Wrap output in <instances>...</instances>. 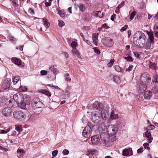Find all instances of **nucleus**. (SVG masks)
Returning <instances> with one entry per match:
<instances>
[{
  "instance_id": "38",
  "label": "nucleus",
  "mask_w": 158,
  "mask_h": 158,
  "mask_svg": "<svg viewBox=\"0 0 158 158\" xmlns=\"http://www.w3.org/2000/svg\"><path fill=\"white\" fill-rule=\"evenodd\" d=\"M114 59H111L110 62H109L107 64V66L109 67H111L113 65L114 63Z\"/></svg>"
},
{
  "instance_id": "41",
  "label": "nucleus",
  "mask_w": 158,
  "mask_h": 158,
  "mask_svg": "<svg viewBox=\"0 0 158 158\" xmlns=\"http://www.w3.org/2000/svg\"><path fill=\"white\" fill-rule=\"evenodd\" d=\"M136 12L135 11L132 12L130 15L129 19L131 21L134 18Z\"/></svg>"
},
{
  "instance_id": "62",
  "label": "nucleus",
  "mask_w": 158,
  "mask_h": 158,
  "mask_svg": "<svg viewBox=\"0 0 158 158\" xmlns=\"http://www.w3.org/2000/svg\"><path fill=\"white\" fill-rule=\"evenodd\" d=\"M129 151V156L132 155H133V153L132 152V149L131 148H129L128 149Z\"/></svg>"
},
{
  "instance_id": "39",
  "label": "nucleus",
  "mask_w": 158,
  "mask_h": 158,
  "mask_svg": "<svg viewBox=\"0 0 158 158\" xmlns=\"http://www.w3.org/2000/svg\"><path fill=\"white\" fill-rule=\"evenodd\" d=\"M42 92V93L47 95L48 97L51 96V94L48 91L46 90H43Z\"/></svg>"
},
{
  "instance_id": "48",
  "label": "nucleus",
  "mask_w": 158,
  "mask_h": 158,
  "mask_svg": "<svg viewBox=\"0 0 158 158\" xmlns=\"http://www.w3.org/2000/svg\"><path fill=\"white\" fill-rule=\"evenodd\" d=\"M77 43L74 41H73L71 44V46L73 48H76L77 47Z\"/></svg>"
},
{
  "instance_id": "36",
  "label": "nucleus",
  "mask_w": 158,
  "mask_h": 158,
  "mask_svg": "<svg viewBox=\"0 0 158 158\" xmlns=\"http://www.w3.org/2000/svg\"><path fill=\"white\" fill-rule=\"evenodd\" d=\"M122 155L124 156H127L129 155V151L127 149H125L123 151Z\"/></svg>"
},
{
  "instance_id": "12",
  "label": "nucleus",
  "mask_w": 158,
  "mask_h": 158,
  "mask_svg": "<svg viewBox=\"0 0 158 158\" xmlns=\"http://www.w3.org/2000/svg\"><path fill=\"white\" fill-rule=\"evenodd\" d=\"M91 140L92 144H96L99 143L100 139L98 136L95 135L92 137Z\"/></svg>"
},
{
  "instance_id": "6",
  "label": "nucleus",
  "mask_w": 158,
  "mask_h": 158,
  "mask_svg": "<svg viewBox=\"0 0 158 158\" xmlns=\"http://www.w3.org/2000/svg\"><path fill=\"white\" fill-rule=\"evenodd\" d=\"M139 34V41H140V44L139 45V47L143 48L144 46L145 42L146 36L141 31H138Z\"/></svg>"
},
{
  "instance_id": "11",
  "label": "nucleus",
  "mask_w": 158,
  "mask_h": 158,
  "mask_svg": "<svg viewBox=\"0 0 158 158\" xmlns=\"http://www.w3.org/2000/svg\"><path fill=\"white\" fill-rule=\"evenodd\" d=\"M101 113L98 111H94L92 113L91 116L95 120L99 119L100 120L102 119Z\"/></svg>"
},
{
  "instance_id": "47",
  "label": "nucleus",
  "mask_w": 158,
  "mask_h": 158,
  "mask_svg": "<svg viewBox=\"0 0 158 158\" xmlns=\"http://www.w3.org/2000/svg\"><path fill=\"white\" fill-rule=\"evenodd\" d=\"M155 128V127L153 125L151 124L147 127V129L148 130H152L154 129Z\"/></svg>"
},
{
  "instance_id": "56",
  "label": "nucleus",
  "mask_w": 158,
  "mask_h": 158,
  "mask_svg": "<svg viewBox=\"0 0 158 158\" xmlns=\"http://www.w3.org/2000/svg\"><path fill=\"white\" fill-rule=\"evenodd\" d=\"M59 22L58 23V25L59 27H62L64 25V23L62 21H59Z\"/></svg>"
},
{
  "instance_id": "32",
  "label": "nucleus",
  "mask_w": 158,
  "mask_h": 158,
  "mask_svg": "<svg viewBox=\"0 0 158 158\" xmlns=\"http://www.w3.org/2000/svg\"><path fill=\"white\" fill-rule=\"evenodd\" d=\"M78 6L80 10L82 12L84 11L86 8V7L82 3L79 4Z\"/></svg>"
},
{
  "instance_id": "4",
  "label": "nucleus",
  "mask_w": 158,
  "mask_h": 158,
  "mask_svg": "<svg viewBox=\"0 0 158 158\" xmlns=\"http://www.w3.org/2000/svg\"><path fill=\"white\" fill-rule=\"evenodd\" d=\"M27 97L26 95H22L19 94H16L13 95V99L19 104V103L22 102V101L25 102Z\"/></svg>"
},
{
  "instance_id": "25",
  "label": "nucleus",
  "mask_w": 158,
  "mask_h": 158,
  "mask_svg": "<svg viewBox=\"0 0 158 158\" xmlns=\"http://www.w3.org/2000/svg\"><path fill=\"white\" fill-rule=\"evenodd\" d=\"M27 101V103H29L30 102V100L29 99V98H28V100H27L26 99V101L25 102H23V101H22V102H21V103H19V104H20V106L22 109H25V106L26 105L25 102Z\"/></svg>"
},
{
  "instance_id": "17",
  "label": "nucleus",
  "mask_w": 158,
  "mask_h": 158,
  "mask_svg": "<svg viewBox=\"0 0 158 158\" xmlns=\"http://www.w3.org/2000/svg\"><path fill=\"white\" fill-rule=\"evenodd\" d=\"M11 60L13 63H15V64L19 66L21 64V60L15 57L12 58Z\"/></svg>"
},
{
  "instance_id": "27",
  "label": "nucleus",
  "mask_w": 158,
  "mask_h": 158,
  "mask_svg": "<svg viewBox=\"0 0 158 158\" xmlns=\"http://www.w3.org/2000/svg\"><path fill=\"white\" fill-rule=\"evenodd\" d=\"M43 21L44 22V25L46 27H49L50 25V23L48 21L47 19L43 18Z\"/></svg>"
},
{
  "instance_id": "13",
  "label": "nucleus",
  "mask_w": 158,
  "mask_h": 158,
  "mask_svg": "<svg viewBox=\"0 0 158 158\" xmlns=\"http://www.w3.org/2000/svg\"><path fill=\"white\" fill-rule=\"evenodd\" d=\"M93 107L97 109L100 110L103 108V105L98 101H95L93 104Z\"/></svg>"
},
{
  "instance_id": "44",
  "label": "nucleus",
  "mask_w": 158,
  "mask_h": 158,
  "mask_svg": "<svg viewBox=\"0 0 158 158\" xmlns=\"http://www.w3.org/2000/svg\"><path fill=\"white\" fill-rule=\"evenodd\" d=\"M152 90L153 93L158 94V89L157 88L153 87Z\"/></svg>"
},
{
  "instance_id": "7",
  "label": "nucleus",
  "mask_w": 158,
  "mask_h": 158,
  "mask_svg": "<svg viewBox=\"0 0 158 158\" xmlns=\"http://www.w3.org/2000/svg\"><path fill=\"white\" fill-rule=\"evenodd\" d=\"M12 112V109L10 107L4 108L2 110L1 113L2 115L6 117L10 116Z\"/></svg>"
},
{
  "instance_id": "18",
  "label": "nucleus",
  "mask_w": 158,
  "mask_h": 158,
  "mask_svg": "<svg viewBox=\"0 0 158 158\" xmlns=\"http://www.w3.org/2000/svg\"><path fill=\"white\" fill-rule=\"evenodd\" d=\"M114 109H113V110L112 109V110L110 112V118L112 120L117 119L118 118V114H114Z\"/></svg>"
},
{
  "instance_id": "34",
  "label": "nucleus",
  "mask_w": 158,
  "mask_h": 158,
  "mask_svg": "<svg viewBox=\"0 0 158 158\" xmlns=\"http://www.w3.org/2000/svg\"><path fill=\"white\" fill-rule=\"evenodd\" d=\"M69 74L68 73H66L64 75L65 81H66L70 82L71 80V78L69 77Z\"/></svg>"
},
{
  "instance_id": "58",
  "label": "nucleus",
  "mask_w": 158,
  "mask_h": 158,
  "mask_svg": "<svg viewBox=\"0 0 158 158\" xmlns=\"http://www.w3.org/2000/svg\"><path fill=\"white\" fill-rule=\"evenodd\" d=\"M124 5V1H123L121 2L120 4H119L118 7L119 8H120L121 7H123Z\"/></svg>"
},
{
  "instance_id": "2",
  "label": "nucleus",
  "mask_w": 158,
  "mask_h": 158,
  "mask_svg": "<svg viewBox=\"0 0 158 158\" xmlns=\"http://www.w3.org/2000/svg\"><path fill=\"white\" fill-rule=\"evenodd\" d=\"M100 136L102 141L106 145L109 144L110 141H114L116 139L115 136H113L112 138V137L111 136L105 132L102 133Z\"/></svg>"
},
{
  "instance_id": "16",
  "label": "nucleus",
  "mask_w": 158,
  "mask_h": 158,
  "mask_svg": "<svg viewBox=\"0 0 158 158\" xmlns=\"http://www.w3.org/2000/svg\"><path fill=\"white\" fill-rule=\"evenodd\" d=\"M98 33L93 34L92 35V39L93 40V43L96 45H97V44L98 43Z\"/></svg>"
},
{
  "instance_id": "37",
  "label": "nucleus",
  "mask_w": 158,
  "mask_h": 158,
  "mask_svg": "<svg viewBox=\"0 0 158 158\" xmlns=\"http://www.w3.org/2000/svg\"><path fill=\"white\" fill-rule=\"evenodd\" d=\"M19 89L23 92H26L27 91V89L25 86L21 85Z\"/></svg>"
},
{
  "instance_id": "45",
  "label": "nucleus",
  "mask_w": 158,
  "mask_h": 158,
  "mask_svg": "<svg viewBox=\"0 0 158 158\" xmlns=\"http://www.w3.org/2000/svg\"><path fill=\"white\" fill-rule=\"evenodd\" d=\"M10 130V128H8V129L5 130H1V132L0 133L1 134H6Z\"/></svg>"
},
{
  "instance_id": "50",
  "label": "nucleus",
  "mask_w": 158,
  "mask_h": 158,
  "mask_svg": "<svg viewBox=\"0 0 158 158\" xmlns=\"http://www.w3.org/2000/svg\"><path fill=\"white\" fill-rule=\"evenodd\" d=\"M115 69L118 72H120L121 71V68L118 65L115 66Z\"/></svg>"
},
{
  "instance_id": "53",
  "label": "nucleus",
  "mask_w": 158,
  "mask_h": 158,
  "mask_svg": "<svg viewBox=\"0 0 158 158\" xmlns=\"http://www.w3.org/2000/svg\"><path fill=\"white\" fill-rule=\"evenodd\" d=\"M153 29L154 31H157V30H158V23H156L155 24L154 26Z\"/></svg>"
},
{
  "instance_id": "9",
  "label": "nucleus",
  "mask_w": 158,
  "mask_h": 158,
  "mask_svg": "<svg viewBox=\"0 0 158 158\" xmlns=\"http://www.w3.org/2000/svg\"><path fill=\"white\" fill-rule=\"evenodd\" d=\"M11 81V80L10 79L6 78L2 85V88L4 90L9 88L10 85Z\"/></svg>"
},
{
  "instance_id": "60",
  "label": "nucleus",
  "mask_w": 158,
  "mask_h": 158,
  "mask_svg": "<svg viewBox=\"0 0 158 158\" xmlns=\"http://www.w3.org/2000/svg\"><path fill=\"white\" fill-rule=\"evenodd\" d=\"M143 147H141L140 148L138 149L137 152L138 153H140L143 152Z\"/></svg>"
},
{
  "instance_id": "59",
  "label": "nucleus",
  "mask_w": 158,
  "mask_h": 158,
  "mask_svg": "<svg viewBox=\"0 0 158 158\" xmlns=\"http://www.w3.org/2000/svg\"><path fill=\"white\" fill-rule=\"evenodd\" d=\"M133 68V65H131L128 68H127L126 69V71H128L129 72L130 71L132 70Z\"/></svg>"
},
{
  "instance_id": "14",
  "label": "nucleus",
  "mask_w": 158,
  "mask_h": 158,
  "mask_svg": "<svg viewBox=\"0 0 158 158\" xmlns=\"http://www.w3.org/2000/svg\"><path fill=\"white\" fill-rule=\"evenodd\" d=\"M102 119L106 120L108 117V111L106 110H102L101 111Z\"/></svg>"
},
{
  "instance_id": "22",
  "label": "nucleus",
  "mask_w": 158,
  "mask_h": 158,
  "mask_svg": "<svg viewBox=\"0 0 158 158\" xmlns=\"http://www.w3.org/2000/svg\"><path fill=\"white\" fill-rule=\"evenodd\" d=\"M140 41H139V37H134L133 38V44L136 46L139 47V45L140 44Z\"/></svg>"
},
{
  "instance_id": "15",
  "label": "nucleus",
  "mask_w": 158,
  "mask_h": 158,
  "mask_svg": "<svg viewBox=\"0 0 158 158\" xmlns=\"http://www.w3.org/2000/svg\"><path fill=\"white\" fill-rule=\"evenodd\" d=\"M145 136L147 138H149L148 139V142L149 143H151L153 139L151 137V134L150 131L149 130L147 131L144 133Z\"/></svg>"
},
{
  "instance_id": "42",
  "label": "nucleus",
  "mask_w": 158,
  "mask_h": 158,
  "mask_svg": "<svg viewBox=\"0 0 158 158\" xmlns=\"http://www.w3.org/2000/svg\"><path fill=\"white\" fill-rule=\"evenodd\" d=\"M13 3L15 7L18 6V0H11Z\"/></svg>"
},
{
  "instance_id": "19",
  "label": "nucleus",
  "mask_w": 158,
  "mask_h": 158,
  "mask_svg": "<svg viewBox=\"0 0 158 158\" xmlns=\"http://www.w3.org/2000/svg\"><path fill=\"white\" fill-rule=\"evenodd\" d=\"M152 96V93L149 91H147L145 92L143 94L144 98L146 99H149Z\"/></svg>"
},
{
  "instance_id": "1",
  "label": "nucleus",
  "mask_w": 158,
  "mask_h": 158,
  "mask_svg": "<svg viewBox=\"0 0 158 158\" xmlns=\"http://www.w3.org/2000/svg\"><path fill=\"white\" fill-rule=\"evenodd\" d=\"M140 79L142 81L139 84V89L141 91H144L146 89L147 86L146 84L150 82L151 78L149 77L148 74L144 73L140 77Z\"/></svg>"
},
{
  "instance_id": "40",
  "label": "nucleus",
  "mask_w": 158,
  "mask_h": 158,
  "mask_svg": "<svg viewBox=\"0 0 158 158\" xmlns=\"http://www.w3.org/2000/svg\"><path fill=\"white\" fill-rule=\"evenodd\" d=\"M35 118V116L34 115H28L27 118L28 121H32Z\"/></svg>"
},
{
  "instance_id": "29",
  "label": "nucleus",
  "mask_w": 158,
  "mask_h": 158,
  "mask_svg": "<svg viewBox=\"0 0 158 158\" xmlns=\"http://www.w3.org/2000/svg\"><path fill=\"white\" fill-rule=\"evenodd\" d=\"M72 52L73 54H74L78 57H79V54L76 48H73L72 50Z\"/></svg>"
},
{
  "instance_id": "63",
  "label": "nucleus",
  "mask_w": 158,
  "mask_h": 158,
  "mask_svg": "<svg viewBox=\"0 0 158 158\" xmlns=\"http://www.w3.org/2000/svg\"><path fill=\"white\" fill-rule=\"evenodd\" d=\"M28 11L29 13L30 14H31L33 15L34 13V10L32 9H31V8H30L29 9Z\"/></svg>"
},
{
  "instance_id": "33",
  "label": "nucleus",
  "mask_w": 158,
  "mask_h": 158,
  "mask_svg": "<svg viewBox=\"0 0 158 158\" xmlns=\"http://www.w3.org/2000/svg\"><path fill=\"white\" fill-rule=\"evenodd\" d=\"M20 79V77L19 76L15 77L13 80V84H16Z\"/></svg>"
},
{
  "instance_id": "64",
  "label": "nucleus",
  "mask_w": 158,
  "mask_h": 158,
  "mask_svg": "<svg viewBox=\"0 0 158 158\" xmlns=\"http://www.w3.org/2000/svg\"><path fill=\"white\" fill-rule=\"evenodd\" d=\"M134 54L135 56L137 58H139V55L138 53V52H134Z\"/></svg>"
},
{
  "instance_id": "61",
  "label": "nucleus",
  "mask_w": 158,
  "mask_h": 158,
  "mask_svg": "<svg viewBox=\"0 0 158 158\" xmlns=\"http://www.w3.org/2000/svg\"><path fill=\"white\" fill-rule=\"evenodd\" d=\"M62 54L65 57L69 58V56L68 53L65 52H63L62 53Z\"/></svg>"
},
{
  "instance_id": "46",
  "label": "nucleus",
  "mask_w": 158,
  "mask_h": 158,
  "mask_svg": "<svg viewBox=\"0 0 158 158\" xmlns=\"http://www.w3.org/2000/svg\"><path fill=\"white\" fill-rule=\"evenodd\" d=\"M93 49L94 51V52L96 53L99 54L100 53V50L97 48V47H94L93 48Z\"/></svg>"
},
{
  "instance_id": "57",
  "label": "nucleus",
  "mask_w": 158,
  "mask_h": 158,
  "mask_svg": "<svg viewBox=\"0 0 158 158\" xmlns=\"http://www.w3.org/2000/svg\"><path fill=\"white\" fill-rule=\"evenodd\" d=\"M52 0H50L49 2H46L45 3V6L46 7L49 6L51 5V1Z\"/></svg>"
},
{
  "instance_id": "20",
  "label": "nucleus",
  "mask_w": 158,
  "mask_h": 158,
  "mask_svg": "<svg viewBox=\"0 0 158 158\" xmlns=\"http://www.w3.org/2000/svg\"><path fill=\"white\" fill-rule=\"evenodd\" d=\"M153 42L151 41L147 40L146 43L144 44L143 48L147 50L149 49L151 47L152 43Z\"/></svg>"
},
{
  "instance_id": "31",
  "label": "nucleus",
  "mask_w": 158,
  "mask_h": 158,
  "mask_svg": "<svg viewBox=\"0 0 158 158\" xmlns=\"http://www.w3.org/2000/svg\"><path fill=\"white\" fill-rule=\"evenodd\" d=\"M15 129L19 132L22 131L23 129L22 125H15Z\"/></svg>"
},
{
  "instance_id": "23",
  "label": "nucleus",
  "mask_w": 158,
  "mask_h": 158,
  "mask_svg": "<svg viewBox=\"0 0 158 158\" xmlns=\"http://www.w3.org/2000/svg\"><path fill=\"white\" fill-rule=\"evenodd\" d=\"M71 89V87L70 86H67L65 90V94L66 95L69 97L70 94V90Z\"/></svg>"
},
{
  "instance_id": "10",
  "label": "nucleus",
  "mask_w": 158,
  "mask_h": 158,
  "mask_svg": "<svg viewBox=\"0 0 158 158\" xmlns=\"http://www.w3.org/2000/svg\"><path fill=\"white\" fill-rule=\"evenodd\" d=\"M32 104L36 108H39L41 107L42 103L38 98H34L33 100Z\"/></svg>"
},
{
  "instance_id": "3",
  "label": "nucleus",
  "mask_w": 158,
  "mask_h": 158,
  "mask_svg": "<svg viewBox=\"0 0 158 158\" xmlns=\"http://www.w3.org/2000/svg\"><path fill=\"white\" fill-rule=\"evenodd\" d=\"M13 116L16 120L19 122L23 121L25 117L22 112L19 110H16L13 113Z\"/></svg>"
},
{
  "instance_id": "49",
  "label": "nucleus",
  "mask_w": 158,
  "mask_h": 158,
  "mask_svg": "<svg viewBox=\"0 0 158 158\" xmlns=\"http://www.w3.org/2000/svg\"><path fill=\"white\" fill-rule=\"evenodd\" d=\"M125 59H126L127 61L129 62H131L133 61V60L132 59L131 57L129 56L127 57H125Z\"/></svg>"
},
{
  "instance_id": "5",
  "label": "nucleus",
  "mask_w": 158,
  "mask_h": 158,
  "mask_svg": "<svg viewBox=\"0 0 158 158\" xmlns=\"http://www.w3.org/2000/svg\"><path fill=\"white\" fill-rule=\"evenodd\" d=\"M107 132L108 135L113 138L114 135L117 132L118 129L117 127L113 125L108 126L106 128Z\"/></svg>"
},
{
  "instance_id": "52",
  "label": "nucleus",
  "mask_w": 158,
  "mask_h": 158,
  "mask_svg": "<svg viewBox=\"0 0 158 158\" xmlns=\"http://www.w3.org/2000/svg\"><path fill=\"white\" fill-rule=\"evenodd\" d=\"M58 151L57 150H55L52 152V155L54 157H55L56 156L58 153Z\"/></svg>"
},
{
  "instance_id": "55",
  "label": "nucleus",
  "mask_w": 158,
  "mask_h": 158,
  "mask_svg": "<svg viewBox=\"0 0 158 158\" xmlns=\"http://www.w3.org/2000/svg\"><path fill=\"white\" fill-rule=\"evenodd\" d=\"M40 73L42 75H44L47 74V71L44 70H41L40 71Z\"/></svg>"
},
{
  "instance_id": "21",
  "label": "nucleus",
  "mask_w": 158,
  "mask_h": 158,
  "mask_svg": "<svg viewBox=\"0 0 158 158\" xmlns=\"http://www.w3.org/2000/svg\"><path fill=\"white\" fill-rule=\"evenodd\" d=\"M106 41V46L110 47L113 46L114 44V42L113 41L112 39H111L110 38H109Z\"/></svg>"
},
{
  "instance_id": "26",
  "label": "nucleus",
  "mask_w": 158,
  "mask_h": 158,
  "mask_svg": "<svg viewBox=\"0 0 158 158\" xmlns=\"http://www.w3.org/2000/svg\"><path fill=\"white\" fill-rule=\"evenodd\" d=\"M149 67L152 69L155 70L156 69V65L155 63L152 62L150 61H149Z\"/></svg>"
},
{
  "instance_id": "8",
  "label": "nucleus",
  "mask_w": 158,
  "mask_h": 158,
  "mask_svg": "<svg viewBox=\"0 0 158 158\" xmlns=\"http://www.w3.org/2000/svg\"><path fill=\"white\" fill-rule=\"evenodd\" d=\"M92 130L91 127L89 125L86 126L82 132L83 135L85 138L89 137L91 135Z\"/></svg>"
},
{
  "instance_id": "35",
  "label": "nucleus",
  "mask_w": 158,
  "mask_h": 158,
  "mask_svg": "<svg viewBox=\"0 0 158 158\" xmlns=\"http://www.w3.org/2000/svg\"><path fill=\"white\" fill-rule=\"evenodd\" d=\"M114 81L117 83H119L121 82L120 78L118 76H115L114 77Z\"/></svg>"
},
{
  "instance_id": "54",
  "label": "nucleus",
  "mask_w": 158,
  "mask_h": 158,
  "mask_svg": "<svg viewBox=\"0 0 158 158\" xmlns=\"http://www.w3.org/2000/svg\"><path fill=\"white\" fill-rule=\"evenodd\" d=\"M69 151L67 149L64 150L62 152L63 154L64 155H68L69 153Z\"/></svg>"
},
{
  "instance_id": "28",
  "label": "nucleus",
  "mask_w": 158,
  "mask_h": 158,
  "mask_svg": "<svg viewBox=\"0 0 158 158\" xmlns=\"http://www.w3.org/2000/svg\"><path fill=\"white\" fill-rule=\"evenodd\" d=\"M95 16L100 18H102L103 16V13H101V12L100 11H97L95 12Z\"/></svg>"
},
{
  "instance_id": "24",
  "label": "nucleus",
  "mask_w": 158,
  "mask_h": 158,
  "mask_svg": "<svg viewBox=\"0 0 158 158\" xmlns=\"http://www.w3.org/2000/svg\"><path fill=\"white\" fill-rule=\"evenodd\" d=\"M147 33L148 34L149 40L153 42L154 40L153 34L152 32H149L148 31H147Z\"/></svg>"
},
{
  "instance_id": "43",
  "label": "nucleus",
  "mask_w": 158,
  "mask_h": 158,
  "mask_svg": "<svg viewBox=\"0 0 158 158\" xmlns=\"http://www.w3.org/2000/svg\"><path fill=\"white\" fill-rule=\"evenodd\" d=\"M149 144L147 143H145L143 144V146L145 149L149 150L150 149V148L149 147Z\"/></svg>"
},
{
  "instance_id": "30",
  "label": "nucleus",
  "mask_w": 158,
  "mask_h": 158,
  "mask_svg": "<svg viewBox=\"0 0 158 158\" xmlns=\"http://www.w3.org/2000/svg\"><path fill=\"white\" fill-rule=\"evenodd\" d=\"M97 153V152L96 150H87L86 152V154L87 155L90 154H91L92 155H95Z\"/></svg>"
},
{
  "instance_id": "51",
  "label": "nucleus",
  "mask_w": 158,
  "mask_h": 158,
  "mask_svg": "<svg viewBox=\"0 0 158 158\" xmlns=\"http://www.w3.org/2000/svg\"><path fill=\"white\" fill-rule=\"evenodd\" d=\"M127 25H125V26L122 27L120 30V31L121 32H123V31H126V29H127Z\"/></svg>"
}]
</instances>
